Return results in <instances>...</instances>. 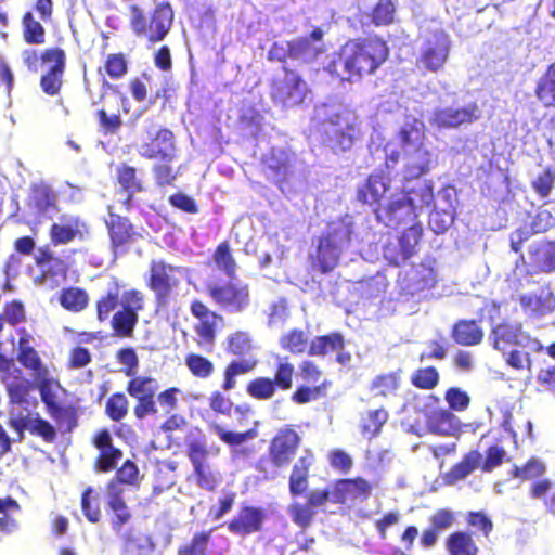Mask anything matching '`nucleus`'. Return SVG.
Wrapping results in <instances>:
<instances>
[{
  "mask_svg": "<svg viewBox=\"0 0 555 555\" xmlns=\"http://www.w3.org/2000/svg\"><path fill=\"white\" fill-rule=\"evenodd\" d=\"M401 150L392 142L384 146V166L388 173H393L402 159L403 182L418 179L426 175L433 166V153L425 146L427 128L425 122L408 115L403 125L398 129L396 137Z\"/></svg>",
  "mask_w": 555,
  "mask_h": 555,
  "instance_id": "obj_1",
  "label": "nucleus"
},
{
  "mask_svg": "<svg viewBox=\"0 0 555 555\" xmlns=\"http://www.w3.org/2000/svg\"><path fill=\"white\" fill-rule=\"evenodd\" d=\"M121 288L120 281L112 278L108 288L95 301L96 319L100 322L111 320L115 336L130 338L139 323V312L144 310L145 296L137 288L125 292Z\"/></svg>",
  "mask_w": 555,
  "mask_h": 555,
  "instance_id": "obj_2",
  "label": "nucleus"
},
{
  "mask_svg": "<svg viewBox=\"0 0 555 555\" xmlns=\"http://www.w3.org/2000/svg\"><path fill=\"white\" fill-rule=\"evenodd\" d=\"M387 41L379 35H369L348 39L336 52V59L328 67L335 72L340 64L349 82L375 75L389 59Z\"/></svg>",
  "mask_w": 555,
  "mask_h": 555,
  "instance_id": "obj_3",
  "label": "nucleus"
},
{
  "mask_svg": "<svg viewBox=\"0 0 555 555\" xmlns=\"http://www.w3.org/2000/svg\"><path fill=\"white\" fill-rule=\"evenodd\" d=\"M301 444L299 433L292 425L281 427L269 442L266 456L255 464V469L263 480L275 479L282 468L294 460Z\"/></svg>",
  "mask_w": 555,
  "mask_h": 555,
  "instance_id": "obj_4",
  "label": "nucleus"
},
{
  "mask_svg": "<svg viewBox=\"0 0 555 555\" xmlns=\"http://www.w3.org/2000/svg\"><path fill=\"white\" fill-rule=\"evenodd\" d=\"M272 103L282 109L302 106L311 95V89L304 76L295 68L283 64L269 82Z\"/></svg>",
  "mask_w": 555,
  "mask_h": 555,
  "instance_id": "obj_5",
  "label": "nucleus"
},
{
  "mask_svg": "<svg viewBox=\"0 0 555 555\" xmlns=\"http://www.w3.org/2000/svg\"><path fill=\"white\" fill-rule=\"evenodd\" d=\"M129 25L133 35L150 44L163 41L169 34L173 23V11L169 3H158L150 14L137 4L129 7Z\"/></svg>",
  "mask_w": 555,
  "mask_h": 555,
  "instance_id": "obj_6",
  "label": "nucleus"
},
{
  "mask_svg": "<svg viewBox=\"0 0 555 555\" xmlns=\"http://www.w3.org/2000/svg\"><path fill=\"white\" fill-rule=\"evenodd\" d=\"M323 38L324 31L314 27L308 36L273 42L268 51V60L282 64H287L288 61L312 63L326 51Z\"/></svg>",
  "mask_w": 555,
  "mask_h": 555,
  "instance_id": "obj_7",
  "label": "nucleus"
},
{
  "mask_svg": "<svg viewBox=\"0 0 555 555\" xmlns=\"http://www.w3.org/2000/svg\"><path fill=\"white\" fill-rule=\"evenodd\" d=\"M350 241L351 233L344 225L328 228L321 233L313 253L309 255L311 269L322 274L331 273L339 264L343 249Z\"/></svg>",
  "mask_w": 555,
  "mask_h": 555,
  "instance_id": "obj_8",
  "label": "nucleus"
},
{
  "mask_svg": "<svg viewBox=\"0 0 555 555\" xmlns=\"http://www.w3.org/2000/svg\"><path fill=\"white\" fill-rule=\"evenodd\" d=\"M325 143L335 154L349 151L360 133V121L354 112L341 108L323 121Z\"/></svg>",
  "mask_w": 555,
  "mask_h": 555,
  "instance_id": "obj_9",
  "label": "nucleus"
},
{
  "mask_svg": "<svg viewBox=\"0 0 555 555\" xmlns=\"http://www.w3.org/2000/svg\"><path fill=\"white\" fill-rule=\"evenodd\" d=\"M295 365L287 357H278L273 376H257L246 385L247 395L257 401L271 400L278 391H288L294 386Z\"/></svg>",
  "mask_w": 555,
  "mask_h": 555,
  "instance_id": "obj_10",
  "label": "nucleus"
},
{
  "mask_svg": "<svg viewBox=\"0 0 555 555\" xmlns=\"http://www.w3.org/2000/svg\"><path fill=\"white\" fill-rule=\"evenodd\" d=\"M42 403L50 417L60 427L72 431L78 425V411L74 403L65 402L61 395L68 396V391L61 385L57 378H52L37 387Z\"/></svg>",
  "mask_w": 555,
  "mask_h": 555,
  "instance_id": "obj_11",
  "label": "nucleus"
},
{
  "mask_svg": "<svg viewBox=\"0 0 555 555\" xmlns=\"http://www.w3.org/2000/svg\"><path fill=\"white\" fill-rule=\"evenodd\" d=\"M186 456L193 465V476L198 488L215 492L221 482V474L208 463L209 454L219 455L220 448H207L204 438L186 440Z\"/></svg>",
  "mask_w": 555,
  "mask_h": 555,
  "instance_id": "obj_12",
  "label": "nucleus"
},
{
  "mask_svg": "<svg viewBox=\"0 0 555 555\" xmlns=\"http://www.w3.org/2000/svg\"><path fill=\"white\" fill-rule=\"evenodd\" d=\"M179 268L163 259H153L149 266L145 284L154 294L158 307H166L180 285Z\"/></svg>",
  "mask_w": 555,
  "mask_h": 555,
  "instance_id": "obj_13",
  "label": "nucleus"
},
{
  "mask_svg": "<svg viewBox=\"0 0 555 555\" xmlns=\"http://www.w3.org/2000/svg\"><path fill=\"white\" fill-rule=\"evenodd\" d=\"M451 52V40L444 30H435L422 43L415 67L423 74L439 73L446 67Z\"/></svg>",
  "mask_w": 555,
  "mask_h": 555,
  "instance_id": "obj_14",
  "label": "nucleus"
},
{
  "mask_svg": "<svg viewBox=\"0 0 555 555\" xmlns=\"http://www.w3.org/2000/svg\"><path fill=\"white\" fill-rule=\"evenodd\" d=\"M207 294L220 309L231 313L243 312L251 300L248 284L233 281L208 285Z\"/></svg>",
  "mask_w": 555,
  "mask_h": 555,
  "instance_id": "obj_15",
  "label": "nucleus"
},
{
  "mask_svg": "<svg viewBox=\"0 0 555 555\" xmlns=\"http://www.w3.org/2000/svg\"><path fill=\"white\" fill-rule=\"evenodd\" d=\"M91 234L90 224L78 215L63 214L49 228L50 244L54 247L82 242Z\"/></svg>",
  "mask_w": 555,
  "mask_h": 555,
  "instance_id": "obj_16",
  "label": "nucleus"
},
{
  "mask_svg": "<svg viewBox=\"0 0 555 555\" xmlns=\"http://www.w3.org/2000/svg\"><path fill=\"white\" fill-rule=\"evenodd\" d=\"M423 236L422 224H410L397 236L395 242L384 246V257L392 266H400L417 253V246Z\"/></svg>",
  "mask_w": 555,
  "mask_h": 555,
  "instance_id": "obj_17",
  "label": "nucleus"
},
{
  "mask_svg": "<svg viewBox=\"0 0 555 555\" xmlns=\"http://www.w3.org/2000/svg\"><path fill=\"white\" fill-rule=\"evenodd\" d=\"M105 224L114 255L126 254L130 246L142 237L128 217L109 211Z\"/></svg>",
  "mask_w": 555,
  "mask_h": 555,
  "instance_id": "obj_18",
  "label": "nucleus"
},
{
  "mask_svg": "<svg viewBox=\"0 0 555 555\" xmlns=\"http://www.w3.org/2000/svg\"><path fill=\"white\" fill-rule=\"evenodd\" d=\"M491 338L493 348L502 353L513 348L535 350L534 346L538 344L537 339L531 338L527 332L522 331L521 325L508 322L495 325L491 331Z\"/></svg>",
  "mask_w": 555,
  "mask_h": 555,
  "instance_id": "obj_19",
  "label": "nucleus"
},
{
  "mask_svg": "<svg viewBox=\"0 0 555 555\" xmlns=\"http://www.w3.org/2000/svg\"><path fill=\"white\" fill-rule=\"evenodd\" d=\"M190 312L198 320V323L194 325L197 345L211 349L216 341L217 322L222 321V317L198 299L191 302Z\"/></svg>",
  "mask_w": 555,
  "mask_h": 555,
  "instance_id": "obj_20",
  "label": "nucleus"
},
{
  "mask_svg": "<svg viewBox=\"0 0 555 555\" xmlns=\"http://www.w3.org/2000/svg\"><path fill=\"white\" fill-rule=\"evenodd\" d=\"M264 175L282 191L293 176V157L283 149H271L261 157Z\"/></svg>",
  "mask_w": 555,
  "mask_h": 555,
  "instance_id": "obj_21",
  "label": "nucleus"
},
{
  "mask_svg": "<svg viewBox=\"0 0 555 555\" xmlns=\"http://www.w3.org/2000/svg\"><path fill=\"white\" fill-rule=\"evenodd\" d=\"M478 106L476 103H469L463 107H441L436 108L429 122L437 129H457L464 125H470L478 120Z\"/></svg>",
  "mask_w": 555,
  "mask_h": 555,
  "instance_id": "obj_22",
  "label": "nucleus"
},
{
  "mask_svg": "<svg viewBox=\"0 0 555 555\" xmlns=\"http://www.w3.org/2000/svg\"><path fill=\"white\" fill-rule=\"evenodd\" d=\"M386 169L370 173L365 182L357 189V201L374 209L383 208L386 193L390 190L391 179Z\"/></svg>",
  "mask_w": 555,
  "mask_h": 555,
  "instance_id": "obj_23",
  "label": "nucleus"
},
{
  "mask_svg": "<svg viewBox=\"0 0 555 555\" xmlns=\"http://www.w3.org/2000/svg\"><path fill=\"white\" fill-rule=\"evenodd\" d=\"M91 443L99 451L94 459V469L100 473H109L116 469L124 452L114 446L111 431L107 428L99 429L92 436Z\"/></svg>",
  "mask_w": 555,
  "mask_h": 555,
  "instance_id": "obj_24",
  "label": "nucleus"
},
{
  "mask_svg": "<svg viewBox=\"0 0 555 555\" xmlns=\"http://www.w3.org/2000/svg\"><path fill=\"white\" fill-rule=\"evenodd\" d=\"M374 215L379 223L397 229L418 223L420 214L402 197H392L383 208L374 209Z\"/></svg>",
  "mask_w": 555,
  "mask_h": 555,
  "instance_id": "obj_25",
  "label": "nucleus"
},
{
  "mask_svg": "<svg viewBox=\"0 0 555 555\" xmlns=\"http://www.w3.org/2000/svg\"><path fill=\"white\" fill-rule=\"evenodd\" d=\"M266 517L263 508L243 504L237 514L227 522V528L232 534L244 538L261 531Z\"/></svg>",
  "mask_w": 555,
  "mask_h": 555,
  "instance_id": "obj_26",
  "label": "nucleus"
},
{
  "mask_svg": "<svg viewBox=\"0 0 555 555\" xmlns=\"http://www.w3.org/2000/svg\"><path fill=\"white\" fill-rule=\"evenodd\" d=\"M149 141L141 145L140 155L145 159L172 162L175 158V135L167 128H159L155 133L147 131Z\"/></svg>",
  "mask_w": 555,
  "mask_h": 555,
  "instance_id": "obj_27",
  "label": "nucleus"
},
{
  "mask_svg": "<svg viewBox=\"0 0 555 555\" xmlns=\"http://www.w3.org/2000/svg\"><path fill=\"white\" fill-rule=\"evenodd\" d=\"M328 495V502L346 504L349 500L366 499L371 492L370 483L362 477L351 479H337L331 485V489H322Z\"/></svg>",
  "mask_w": 555,
  "mask_h": 555,
  "instance_id": "obj_28",
  "label": "nucleus"
},
{
  "mask_svg": "<svg viewBox=\"0 0 555 555\" xmlns=\"http://www.w3.org/2000/svg\"><path fill=\"white\" fill-rule=\"evenodd\" d=\"M34 263L39 269L41 282H56L57 279H65L68 266L64 259L56 256L51 249V244H44L37 248L34 256Z\"/></svg>",
  "mask_w": 555,
  "mask_h": 555,
  "instance_id": "obj_29",
  "label": "nucleus"
},
{
  "mask_svg": "<svg viewBox=\"0 0 555 555\" xmlns=\"http://www.w3.org/2000/svg\"><path fill=\"white\" fill-rule=\"evenodd\" d=\"M328 502V495L325 491L320 489L309 492L306 496V502H293L288 506V514L295 525L301 529H307L311 526L317 514L315 508L321 507Z\"/></svg>",
  "mask_w": 555,
  "mask_h": 555,
  "instance_id": "obj_30",
  "label": "nucleus"
},
{
  "mask_svg": "<svg viewBox=\"0 0 555 555\" xmlns=\"http://www.w3.org/2000/svg\"><path fill=\"white\" fill-rule=\"evenodd\" d=\"M314 462L315 456L313 451L306 449L293 464L288 477V491L292 496H300L308 490L310 470Z\"/></svg>",
  "mask_w": 555,
  "mask_h": 555,
  "instance_id": "obj_31",
  "label": "nucleus"
},
{
  "mask_svg": "<svg viewBox=\"0 0 555 555\" xmlns=\"http://www.w3.org/2000/svg\"><path fill=\"white\" fill-rule=\"evenodd\" d=\"M107 508L112 512L109 522L112 529L119 533L130 522L132 514L122 496L124 489H117L114 483L106 485Z\"/></svg>",
  "mask_w": 555,
  "mask_h": 555,
  "instance_id": "obj_32",
  "label": "nucleus"
},
{
  "mask_svg": "<svg viewBox=\"0 0 555 555\" xmlns=\"http://www.w3.org/2000/svg\"><path fill=\"white\" fill-rule=\"evenodd\" d=\"M48 69L40 77V88L49 96L61 93L64 83L66 69V53L63 50L54 60L48 64Z\"/></svg>",
  "mask_w": 555,
  "mask_h": 555,
  "instance_id": "obj_33",
  "label": "nucleus"
},
{
  "mask_svg": "<svg viewBox=\"0 0 555 555\" xmlns=\"http://www.w3.org/2000/svg\"><path fill=\"white\" fill-rule=\"evenodd\" d=\"M27 206L39 215L57 212V193L48 183H35L30 186Z\"/></svg>",
  "mask_w": 555,
  "mask_h": 555,
  "instance_id": "obj_34",
  "label": "nucleus"
},
{
  "mask_svg": "<svg viewBox=\"0 0 555 555\" xmlns=\"http://www.w3.org/2000/svg\"><path fill=\"white\" fill-rule=\"evenodd\" d=\"M17 361L24 369L33 373L36 387L53 378L50 376V371L42 362L39 352L33 346L18 350Z\"/></svg>",
  "mask_w": 555,
  "mask_h": 555,
  "instance_id": "obj_35",
  "label": "nucleus"
},
{
  "mask_svg": "<svg viewBox=\"0 0 555 555\" xmlns=\"http://www.w3.org/2000/svg\"><path fill=\"white\" fill-rule=\"evenodd\" d=\"M210 429L219 437V439L225 444L232 447V456L233 459H240L248 456L250 451L246 448H237L245 441L249 439H254L257 436V431L255 429H247L245 431L235 433L231 430L224 429L219 424H211Z\"/></svg>",
  "mask_w": 555,
  "mask_h": 555,
  "instance_id": "obj_36",
  "label": "nucleus"
},
{
  "mask_svg": "<svg viewBox=\"0 0 555 555\" xmlns=\"http://www.w3.org/2000/svg\"><path fill=\"white\" fill-rule=\"evenodd\" d=\"M400 197L406 201L410 206L420 214L424 208L430 207L434 203L435 195L433 182L424 180L412 188L404 186L401 190Z\"/></svg>",
  "mask_w": 555,
  "mask_h": 555,
  "instance_id": "obj_37",
  "label": "nucleus"
},
{
  "mask_svg": "<svg viewBox=\"0 0 555 555\" xmlns=\"http://www.w3.org/2000/svg\"><path fill=\"white\" fill-rule=\"evenodd\" d=\"M480 460H482V454L478 450L468 451L460 462L452 465L444 474V482L455 485L457 481L465 479L477 468H480Z\"/></svg>",
  "mask_w": 555,
  "mask_h": 555,
  "instance_id": "obj_38",
  "label": "nucleus"
},
{
  "mask_svg": "<svg viewBox=\"0 0 555 555\" xmlns=\"http://www.w3.org/2000/svg\"><path fill=\"white\" fill-rule=\"evenodd\" d=\"M483 330L476 320H459L451 328V337L460 346H476L483 339Z\"/></svg>",
  "mask_w": 555,
  "mask_h": 555,
  "instance_id": "obj_39",
  "label": "nucleus"
},
{
  "mask_svg": "<svg viewBox=\"0 0 555 555\" xmlns=\"http://www.w3.org/2000/svg\"><path fill=\"white\" fill-rule=\"evenodd\" d=\"M258 365L257 358H236L231 360L223 370L221 388L230 391L236 386V377L255 371Z\"/></svg>",
  "mask_w": 555,
  "mask_h": 555,
  "instance_id": "obj_40",
  "label": "nucleus"
},
{
  "mask_svg": "<svg viewBox=\"0 0 555 555\" xmlns=\"http://www.w3.org/2000/svg\"><path fill=\"white\" fill-rule=\"evenodd\" d=\"M346 343L341 333L332 332L325 335L315 336L308 350L310 357H324L330 352L343 351Z\"/></svg>",
  "mask_w": 555,
  "mask_h": 555,
  "instance_id": "obj_41",
  "label": "nucleus"
},
{
  "mask_svg": "<svg viewBox=\"0 0 555 555\" xmlns=\"http://www.w3.org/2000/svg\"><path fill=\"white\" fill-rule=\"evenodd\" d=\"M9 396L10 404L22 405L28 402L29 392L33 389L31 382L24 376L22 371H15V375L3 382Z\"/></svg>",
  "mask_w": 555,
  "mask_h": 555,
  "instance_id": "obj_42",
  "label": "nucleus"
},
{
  "mask_svg": "<svg viewBox=\"0 0 555 555\" xmlns=\"http://www.w3.org/2000/svg\"><path fill=\"white\" fill-rule=\"evenodd\" d=\"M534 94L545 108L555 106V62L551 63L537 81Z\"/></svg>",
  "mask_w": 555,
  "mask_h": 555,
  "instance_id": "obj_43",
  "label": "nucleus"
},
{
  "mask_svg": "<svg viewBox=\"0 0 555 555\" xmlns=\"http://www.w3.org/2000/svg\"><path fill=\"white\" fill-rule=\"evenodd\" d=\"M251 334L247 331H235L225 339V351L236 358H255Z\"/></svg>",
  "mask_w": 555,
  "mask_h": 555,
  "instance_id": "obj_44",
  "label": "nucleus"
},
{
  "mask_svg": "<svg viewBox=\"0 0 555 555\" xmlns=\"http://www.w3.org/2000/svg\"><path fill=\"white\" fill-rule=\"evenodd\" d=\"M446 550L449 555H478V546L473 534L466 531H455L446 540Z\"/></svg>",
  "mask_w": 555,
  "mask_h": 555,
  "instance_id": "obj_45",
  "label": "nucleus"
},
{
  "mask_svg": "<svg viewBox=\"0 0 555 555\" xmlns=\"http://www.w3.org/2000/svg\"><path fill=\"white\" fill-rule=\"evenodd\" d=\"M129 70L128 60L122 52L109 53L106 55L103 65L98 68V74L104 79H122Z\"/></svg>",
  "mask_w": 555,
  "mask_h": 555,
  "instance_id": "obj_46",
  "label": "nucleus"
},
{
  "mask_svg": "<svg viewBox=\"0 0 555 555\" xmlns=\"http://www.w3.org/2000/svg\"><path fill=\"white\" fill-rule=\"evenodd\" d=\"M280 346L283 350L294 354H308L310 343L308 334L301 328H292L281 335Z\"/></svg>",
  "mask_w": 555,
  "mask_h": 555,
  "instance_id": "obj_47",
  "label": "nucleus"
},
{
  "mask_svg": "<svg viewBox=\"0 0 555 555\" xmlns=\"http://www.w3.org/2000/svg\"><path fill=\"white\" fill-rule=\"evenodd\" d=\"M436 285V274L433 268L420 264L412 269L408 279V288L411 294L428 291Z\"/></svg>",
  "mask_w": 555,
  "mask_h": 555,
  "instance_id": "obj_48",
  "label": "nucleus"
},
{
  "mask_svg": "<svg viewBox=\"0 0 555 555\" xmlns=\"http://www.w3.org/2000/svg\"><path fill=\"white\" fill-rule=\"evenodd\" d=\"M21 23L23 40L27 44L41 46L46 42V29L31 11L23 14Z\"/></svg>",
  "mask_w": 555,
  "mask_h": 555,
  "instance_id": "obj_49",
  "label": "nucleus"
},
{
  "mask_svg": "<svg viewBox=\"0 0 555 555\" xmlns=\"http://www.w3.org/2000/svg\"><path fill=\"white\" fill-rule=\"evenodd\" d=\"M59 302L67 311L80 312L87 308L89 295L80 287H65L60 292Z\"/></svg>",
  "mask_w": 555,
  "mask_h": 555,
  "instance_id": "obj_50",
  "label": "nucleus"
},
{
  "mask_svg": "<svg viewBox=\"0 0 555 555\" xmlns=\"http://www.w3.org/2000/svg\"><path fill=\"white\" fill-rule=\"evenodd\" d=\"M62 48L52 47L44 49L41 52H38L35 49H25L22 52L23 64L30 72H38L41 65H48L52 60H54L61 52Z\"/></svg>",
  "mask_w": 555,
  "mask_h": 555,
  "instance_id": "obj_51",
  "label": "nucleus"
},
{
  "mask_svg": "<svg viewBox=\"0 0 555 555\" xmlns=\"http://www.w3.org/2000/svg\"><path fill=\"white\" fill-rule=\"evenodd\" d=\"M116 181L125 192L141 193L145 191L144 183L138 176L137 169L126 163L116 168Z\"/></svg>",
  "mask_w": 555,
  "mask_h": 555,
  "instance_id": "obj_52",
  "label": "nucleus"
},
{
  "mask_svg": "<svg viewBox=\"0 0 555 555\" xmlns=\"http://www.w3.org/2000/svg\"><path fill=\"white\" fill-rule=\"evenodd\" d=\"M529 495L533 500H542L546 511L555 517V482L540 479L531 483Z\"/></svg>",
  "mask_w": 555,
  "mask_h": 555,
  "instance_id": "obj_53",
  "label": "nucleus"
},
{
  "mask_svg": "<svg viewBox=\"0 0 555 555\" xmlns=\"http://www.w3.org/2000/svg\"><path fill=\"white\" fill-rule=\"evenodd\" d=\"M212 259L217 268L222 271L229 279L235 278L237 264L232 255L228 241H223L217 245L212 254Z\"/></svg>",
  "mask_w": 555,
  "mask_h": 555,
  "instance_id": "obj_54",
  "label": "nucleus"
},
{
  "mask_svg": "<svg viewBox=\"0 0 555 555\" xmlns=\"http://www.w3.org/2000/svg\"><path fill=\"white\" fill-rule=\"evenodd\" d=\"M401 385V378L398 372H389L377 375L371 384V390L375 396L389 397L395 396Z\"/></svg>",
  "mask_w": 555,
  "mask_h": 555,
  "instance_id": "obj_55",
  "label": "nucleus"
},
{
  "mask_svg": "<svg viewBox=\"0 0 555 555\" xmlns=\"http://www.w3.org/2000/svg\"><path fill=\"white\" fill-rule=\"evenodd\" d=\"M454 415L446 410L439 409L431 413V415L427 420L428 429L441 436H450L452 435L456 427L453 424Z\"/></svg>",
  "mask_w": 555,
  "mask_h": 555,
  "instance_id": "obj_56",
  "label": "nucleus"
},
{
  "mask_svg": "<svg viewBox=\"0 0 555 555\" xmlns=\"http://www.w3.org/2000/svg\"><path fill=\"white\" fill-rule=\"evenodd\" d=\"M211 532V529L195 532L188 543L178 547L177 555H209Z\"/></svg>",
  "mask_w": 555,
  "mask_h": 555,
  "instance_id": "obj_57",
  "label": "nucleus"
},
{
  "mask_svg": "<svg viewBox=\"0 0 555 555\" xmlns=\"http://www.w3.org/2000/svg\"><path fill=\"white\" fill-rule=\"evenodd\" d=\"M141 480L138 465L132 460H126L120 467L116 469L114 478L108 483H114L117 489L120 486L138 487Z\"/></svg>",
  "mask_w": 555,
  "mask_h": 555,
  "instance_id": "obj_58",
  "label": "nucleus"
},
{
  "mask_svg": "<svg viewBox=\"0 0 555 555\" xmlns=\"http://www.w3.org/2000/svg\"><path fill=\"white\" fill-rule=\"evenodd\" d=\"M185 366L189 372L196 378L207 379L215 371V364L208 358L198 353H188L184 358Z\"/></svg>",
  "mask_w": 555,
  "mask_h": 555,
  "instance_id": "obj_59",
  "label": "nucleus"
},
{
  "mask_svg": "<svg viewBox=\"0 0 555 555\" xmlns=\"http://www.w3.org/2000/svg\"><path fill=\"white\" fill-rule=\"evenodd\" d=\"M439 380L440 374L433 365L418 367L410 376L412 386L421 390H431L436 388Z\"/></svg>",
  "mask_w": 555,
  "mask_h": 555,
  "instance_id": "obj_60",
  "label": "nucleus"
},
{
  "mask_svg": "<svg viewBox=\"0 0 555 555\" xmlns=\"http://www.w3.org/2000/svg\"><path fill=\"white\" fill-rule=\"evenodd\" d=\"M100 130L104 134H114L119 131L122 122V116L119 108L116 111L113 107H102L96 112Z\"/></svg>",
  "mask_w": 555,
  "mask_h": 555,
  "instance_id": "obj_61",
  "label": "nucleus"
},
{
  "mask_svg": "<svg viewBox=\"0 0 555 555\" xmlns=\"http://www.w3.org/2000/svg\"><path fill=\"white\" fill-rule=\"evenodd\" d=\"M396 7L392 0H378L372 8L370 17L376 27L388 26L395 22Z\"/></svg>",
  "mask_w": 555,
  "mask_h": 555,
  "instance_id": "obj_62",
  "label": "nucleus"
},
{
  "mask_svg": "<svg viewBox=\"0 0 555 555\" xmlns=\"http://www.w3.org/2000/svg\"><path fill=\"white\" fill-rule=\"evenodd\" d=\"M81 509L88 521L96 524L101 520L102 512L99 494L91 487H87L81 494Z\"/></svg>",
  "mask_w": 555,
  "mask_h": 555,
  "instance_id": "obj_63",
  "label": "nucleus"
},
{
  "mask_svg": "<svg viewBox=\"0 0 555 555\" xmlns=\"http://www.w3.org/2000/svg\"><path fill=\"white\" fill-rule=\"evenodd\" d=\"M126 390L134 399L155 396L157 382L153 377L137 376L128 382Z\"/></svg>",
  "mask_w": 555,
  "mask_h": 555,
  "instance_id": "obj_64",
  "label": "nucleus"
}]
</instances>
